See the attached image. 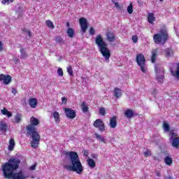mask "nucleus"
<instances>
[{
	"instance_id": "423d86ee",
	"label": "nucleus",
	"mask_w": 179,
	"mask_h": 179,
	"mask_svg": "<svg viewBox=\"0 0 179 179\" xmlns=\"http://www.w3.org/2000/svg\"><path fill=\"white\" fill-rule=\"evenodd\" d=\"M136 62L138 65L140 66L142 72L143 73H146V60L145 59V56L142 54H138L136 56Z\"/></svg>"
},
{
	"instance_id": "a19ab883",
	"label": "nucleus",
	"mask_w": 179,
	"mask_h": 179,
	"mask_svg": "<svg viewBox=\"0 0 179 179\" xmlns=\"http://www.w3.org/2000/svg\"><path fill=\"white\" fill-rule=\"evenodd\" d=\"M144 156H145V157H149V156H152V152H150V150H147L144 152Z\"/></svg>"
},
{
	"instance_id": "0eeeda50",
	"label": "nucleus",
	"mask_w": 179,
	"mask_h": 179,
	"mask_svg": "<svg viewBox=\"0 0 179 179\" xmlns=\"http://www.w3.org/2000/svg\"><path fill=\"white\" fill-rule=\"evenodd\" d=\"M156 80L162 83L164 79V70L159 65L155 66Z\"/></svg>"
},
{
	"instance_id": "473e14b6",
	"label": "nucleus",
	"mask_w": 179,
	"mask_h": 179,
	"mask_svg": "<svg viewBox=\"0 0 179 179\" xmlns=\"http://www.w3.org/2000/svg\"><path fill=\"white\" fill-rule=\"evenodd\" d=\"M127 12L129 13V15H132V13L134 12V6L132 3H130L127 7Z\"/></svg>"
},
{
	"instance_id": "393cba45",
	"label": "nucleus",
	"mask_w": 179,
	"mask_h": 179,
	"mask_svg": "<svg viewBox=\"0 0 179 179\" xmlns=\"http://www.w3.org/2000/svg\"><path fill=\"white\" fill-rule=\"evenodd\" d=\"M171 75L176 78V79H179V63L178 64V67L176 71L171 70Z\"/></svg>"
},
{
	"instance_id": "864d4df0",
	"label": "nucleus",
	"mask_w": 179,
	"mask_h": 179,
	"mask_svg": "<svg viewBox=\"0 0 179 179\" xmlns=\"http://www.w3.org/2000/svg\"><path fill=\"white\" fill-rule=\"evenodd\" d=\"M164 179H173V177L171 176H165Z\"/></svg>"
},
{
	"instance_id": "aec40b11",
	"label": "nucleus",
	"mask_w": 179,
	"mask_h": 179,
	"mask_svg": "<svg viewBox=\"0 0 179 179\" xmlns=\"http://www.w3.org/2000/svg\"><path fill=\"white\" fill-rule=\"evenodd\" d=\"M106 36V39L108 40V41H109V43H113V41H115V36H114V34L111 32H108Z\"/></svg>"
},
{
	"instance_id": "37998d69",
	"label": "nucleus",
	"mask_w": 179,
	"mask_h": 179,
	"mask_svg": "<svg viewBox=\"0 0 179 179\" xmlns=\"http://www.w3.org/2000/svg\"><path fill=\"white\" fill-rule=\"evenodd\" d=\"M99 114H100L101 115H106V108H101L99 109Z\"/></svg>"
},
{
	"instance_id": "f257e3e1",
	"label": "nucleus",
	"mask_w": 179,
	"mask_h": 179,
	"mask_svg": "<svg viewBox=\"0 0 179 179\" xmlns=\"http://www.w3.org/2000/svg\"><path fill=\"white\" fill-rule=\"evenodd\" d=\"M20 160L18 158H11L8 162L2 165L1 169L4 178L8 179H27L29 176L22 171L13 173L15 170L19 169Z\"/></svg>"
},
{
	"instance_id": "6e6552de",
	"label": "nucleus",
	"mask_w": 179,
	"mask_h": 179,
	"mask_svg": "<svg viewBox=\"0 0 179 179\" xmlns=\"http://www.w3.org/2000/svg\"><path fill=\"white\" fill-rule=\"evenodd\" d=\"M170 136H171V142L173 148H178V146H179L178 134H177V133L171 132Z\"/></svg>"
},
{
	"instance_id": "39448f33",
	"label": "nucleus",
	"mask_w": 179,
	"mask_h": 179,
	"mask_svg": "<svg viewBox=\"0 0 179 179\" xmlns=\"http://www.w3.org/2000/svg\"><path fill=\"white\" fill-rule=\"evenodd\" d=\"M167 38H169V34L166 29L161 30L160 33L156 34L153 37L155 44H164Z\"/></svg>"
},
{
	"instance_id": "20e7f679",
	"label": "nucleus",
	"mask_w": 179,
	"mask_h": 179,
	"mask_svg": "<svg viewBox=\"0 0 179 179\" xmlns=\"http://www.w3.org/2000/svg\"><path fill=\"white\" fill-rule=\"evenodd\" d=\"M95 43L99 48V51L102 56L104 57L106 62H110V57H111V53L110 52V49L107 48V43L103 41V37L101 35H97L95 39Z\"/></svg>"
},
{
	"instance_id": "5701e85b",
	"label": "nucleus",
	"mask_w": 179,
	"mask_h": 179,
	"mask_svg": "<svg viewBox=\"0 0 179 179\" xmlns=\"http://www.w3.org/2000/svg\"><path fill=\"white\" fill-rule=\"evenodd\" d=\"M134 110H131V109H127L125 112H124V115L125 117H127V118H132L134 117Z\"/></svg>"
},
{
	"instance_id": "f3484780",
	"label": "nucleus",
	"mask_w": 179,
	"mask_h": 179,
	"mask_svg": "<svg viewBox=\"0 0 179 179\" xmlns=\"http://www.w3.org/2000/svg\"><path fill=\"white\" fill-rule=\"evenodd\" d=\"M52 115L56 124H59V122H61V116H59V113L55 111L52 113Z\"/></svg>"
},
{
	"instance_id": "09e8293b",
	"label": "nucleus",
	"mask_w": 179,
	"mask_h": 179,
	"mask_svg": "<svg viewBox=\"0 0 179 179\" xmlns=\"http://www.w3.org/2000/svg\"><path fill=\"white\" fill-rule=\"evenodd\" d=\"M115 6L117 9H121V6L120 5V3L118 2H115Z\"/></svg>"
},
{
	"instance_id": "7ed1b4c3",
	"label": "nucleus",
	"mask_w": 179,
	"mask_h": 179,
	"mask_svg": "<svg viewBox=\"0 0 179 179\" xmlns=\"http://www.w3.org/2000/svg\"><path fill=\"white\" fill-rule=\"evenodd\" d=\"M66 156H69L71 165L66 166V169L70 171H75L77 174L83 173V166L80 163V159L76 152H66Z\"/></svg>"
},
{
	"instance_id": "c03bdc74",
	"label": "nucleus",
	"mask_w": 179,
	"mask_h": 179,
	"mask_svg": "<svg viewBox=\"0 0 179 179\" xmlns=\"http://www.w3.org/2000/svg\"><path fill=\"white\" fill-rule=\"evenodd\" d=\"M36 166H37V164H34V165L29 166V170H30L31 171H33L36 170Z\"/></svg>"
},
{
	"instance_id": "412c9836",
	"label": "nucleus",
	"mask_w": 179,
	"mask_h": 179,
	"mask_svg": "<svg viewBox=\"0 0 179 179\" xmlns=\"http://www.w3.org/2000/svg\"><path fill=\"white\" fill-rule=\"evenodd\" d=\"M20 52L21 54V59H26V58H27V57H29V55L27 54V52H26V49L25 48H21L20 50Z\"/></svg>"
},
{
	"instance_id": "58836bf2",
	"label": "nucleus",
	"mask_w": 179,
	"mask_h": 179,
	"mask_svg": "<svg viewBox=\"0 0 179 179\" xmlns=\"http://www.w3.org/2000/svg\"><path fill=\"white\" fill-rule=\"evenodd\" d=\"M67 72L69 75H70L71 76L73 75V71L72 70V66H69V67H67Z\"/></svg>"
},
{
	"instance_id": "4468645a",
	"label": "nucleus",
	"mask_w": 179,
	"mask_h": 179,
	"mask_svg": "<svg viewBox=\"0 0 179 179\" xmlns=\"http://www.w3.org/2000/svg\"><path fill=\"white\" fill-rule=\"evenodd\" d=\"M151 62H152V64H155V62H156V59H157V54H159V49L156 48V49H153L151 51Z\"/></svg>"
},
{
	"instance_id": "8fccbe9b",
	"label": "nucleus",
	"mask_w": 179,
	"mask_h": 179,
	"mask_svg": "<svg viewBox=\"0 0 179 179\" xmlns=\"http://www.w3.org/2000/svg\"><path fill=\"white\" fill-rule=\"evenodd\" d=\"M83 153L84 156H86V157L89 156V151L88 150H84L83 152Z\"/></svg>"
},
{
	"instance_id": "a878e982",
	"label": "nucleus",
	"mask_w": 179,
	"mask_h": 179,
	"mask_svg": "<svg viewBox=\"0 0 179 179\" xmlns=\"http://www.w3.org/2000/svg\"><path fill=\"white\" fill-rule=\"evenodd\" d=\"M87 162L88 166L90 167H92V169H94V167H96V162H94V160H93V159L88 158Z\"/></svg>"
},
{
	"instance_id": "4c0bfd02",
	"label": "nucleus",
	"mask_w": 179,
	"mask_h": 179,
	"mask_svg": "<svg viewBox=\"0 0 179 179\" xmlns=\"http://www.w3.org/2000/svg\"><path fill=\"white\" fill-rule=\"evenodd\" d=\"M55 41H57V43H62L64 41V38L61 36H56L55 38Z\"/></svg>"
},
{
	"instance_id": "1a4fd4ad",
	"label": "nucleus",
	"mask_w": 179,
	"mask_h": 179,
	"mask_svg": "<svg viewBox=\"0 0 179 179\" xmlns=\"http://www.w3.org/2000/svg\"><path fill=\"white\" fill-rule=\"evenodd\" d=\"M64 110L66 114V117H67V118H70V120H73V118L76 117V113L75 112V110H73V109L69 108H64Z\"/></svg>"
},
{
	"instance_id": "c85d7f7f",
	"label": "nucleus",
	"mask_w": 179,
	"mask_h": 179,
	"mask_svg": "<svg viewBox=\"0 0 179 179\" xmlns=\"http://www.w3.org/2000/svg\"><path fill=\"white\" fill-rule=\"evenodd\" d=\"M67 36L68 37H70L71 38H72L73 36H75V31L72 28H69L67 30Z\"/></svg>"
},
{
	"instance_id": "f03ea898",
	"label": "nucleus",
	"mask_w": 179,
	"mask_h": 179,
	"mask_svg": "<svg viewBox=\"0 0 179 179\" xmlns=\"http://www.w3.org/2000/svg\"><path fill=\"white\" fill-rule=\"evenodd\" d=\"M38 124H40L38 119L32 116L30 119V124L26 128L27 134L31 136V146L34 149L38 148V145L40 144L41 136L38 132H37V129H36V127Z\"/></svg>"
},
{
	"instance_id": "a18cd8bd",
	"label": "nucleus",
	"mask_w": 179,
	"mask_h": 179,
	"mask_svg": "<svg viewBox=\"0 0 179 179\" xmlns=\"http://www.w3.org/2000/svg\"><path fill=\"white\" fill-rule=\"evenodd\" d=\"M67 101L68 99L65 96L62 97V104H66Z\"/></svg>"
},
{
	"instance_id": "2eb2a0df",
	"label": "nucleus",
	"mask_w": 179,
	"mask_h": 179,
	"mask_svg": "<svg viewBox=\"0 0 179 179\" xmlns=\"http://www.w3.org/2000/svg\"><path fill=\"white\" fill-rule=\"evenodd\" d=\"M162 55H164V57H166V58L173 57V55H174V52H173V50H171V49L163 50L162 51Z\"/></svg>"
},
{
	"instance_id": "5fc2aeb1",
	"label": "nucleus",
	"mask_w": 179,
	"mask_h": 179,
	"mask_svg": "<svg viewBox=\"0 0 179 179\" xmlns=\"http://www.w3.org/2000/svg\"><path fill=\"white\" fill-rule=\"evenodd\" d=\"M159 1H163V0H159Z\"/></svg>"
},
{
	"instance_id": "4be33fe9",
	"label": "nucleus",
	"mask_w": 179,
	"mask_h": 179,
	"mask_svg": "<svg viewBox=\"0 0 179 179\" xmlns=\"http://www.w3.org/2000/svg\"><path fill=\"white\" fill-rule=\"evenodd\" d=\"M94 136H95L96 139H98L103 143H107V140L106 139V138L103 137L101 135H100L97 133H95Z\"/></svg>"
},
{
	"instance_id": "e433bc0d",
	"label": "nucleus",
	"mask_w": 179,
	"mask_h": 179,
	"mask_svg": "<svg viewBox=\"0 0 179 179\" xmlns=\"http://www.w3.org/2000/svg\"><path fill=\"white\" fill-rule=\"evenodd\" d=\"M89 33L91 36H94V34L96 33V30L93 27H90Z\"/></svg>"
},
{
	"instance_id": "79ce46f5",
	"label": "nucleus",
	"mask_w": 179,
	"mask_h": 179,
	"mask_svg": "<svg viewBox=\"0 0 179 179\" xmlns=\"http://www.w3.org/2000/svg\"><path fill=\"white\" fill-rule=\"evenodd\" d=\"M131 40H132L133 43H134V44H136V43H138V36H136V35L133 36L131 38Z\"/></svg>"
},
{
	"instance_id": "2f4dec72",
	"label": "nucleus",
	"mask_w": 179,
	"mask_h": 179,
	"mask_svg": "<svg viewBox=\"0 0 179 179\" xmlns=\"http://www.w3.org/2000/svg\"><path fill=\"white\" fill-rule=\"evenodd\" d=\"M81 108H82L83 113H87V111L89 110V107H87V106L86 105V103L85 102L82 103Z\"/></svg>"
},
{
	"instance_id": "f8f14e48",
	"label": "nucleus",
	"mask_w": 179,
	"mask_h": 179,
	"mask_svg": "<svg viewBox=\"0 0 179 179\" xmlns=\"http://www.w3.org/2000/svg\"><path fill=\"white\" fill-rule=\"evenodd\" d=\"M94 127H95V128H99V131H101V132L104 131L106 129V127H104V123L100 119H97L94 122Z\"/></svg>"
},
{
	"instance_id": "7c9ffc66",
	"label": "nucleus",
	"mask_w": 179,
	"mask_h": 179,
	"mask_svg": "<svg viewBox=\"0 0 179 179\" xmlns=\"http://www.w3.org/2000/svg\"><path fill=\"white\" fill-rule=\"evenodd\" d=\"M165 163L167 166H171L173 164V159L170 157H166L165 158Z\"/></svg>"
},
{
	"instance_id": "a211bd4d",
	"label": "nucleus",
	"mask_w": 179,
	"mask_h": 179,
	"mask_svg": "<svg viewBox=\"0 0 179 179\" xmlns=\"http://www.w3.org/2000/svg\"><path fill=\"white\" fill-rule=\"evenodd\" d=\"M148 22L150 23V24H153V23L156 22V17H155V14L152 13H148Z\"/></svg>"
},
{
	"instance_id": "3c124183",
	"label": "nucleus",
	"mask_w": 179,
	"mask_h": 179,
	"mask_svg": "<svg viewBox=\"0 0 179 179\" xmlns=\"http://www.w3.org/2000/svg\"><path fill=\"white\" fill-rule=\"evenodd\" d=\"M3 50V43H2L1 41H0V51H2Z\"/></svg>"
},
{
	"instance_id": "49530a36",
	"label": "nucleus",
	"mask_w": 179,
	"mask_h": 179,
	"mask_svg": "<svg viewBox=\"0 0 179 179\" xmlns=\"http://www.w3.org/2000/svg\"><path fill=\"white\" fill-rule=\"evenodd\" d=\"M13 61L15 62V64H19V62H20V60L17 57H14Z\"/></svg>"
},
{
	"instance_id": "9d476101",
	"label": "nucleus",
	"mask_w": 179,
	"mask_h": 179,
	"mask_svg": "<svg viewBox=\"0 0 179 179\" xmlns=\"http://www.w3.org/2000/svg\"><path fill=\"white\" fill-rule=\"evenodd\" d=\"M79 23L81 27V33H86V30H87V20L85 17H81L79 20Z\"/></svg>"
},
{
	"instance_id": "603ef678",
	"label": "nucleus",
	"mask_w": 179,
	"mask_h": 179,
	"mask_svg": "<svg viewBox=\"0 0 179 179\" xmlns=\"http://www.w3.org/2000/svg\"><path fill=\"white\" fill-rule=\"evenodd\" d=\"M91 157H92V159H97V155H96V154H92V155H91Z\"/></svg>"
},
{
	"instance_id": "dca6fc26",
	"label": "nucleus",
	"mask_w": 179,
	"mask_h": 179,
	"mask_svg": "<svg viewBox=\"0 0 179 179\" xmlns=\"http://www.w3.org/2000/svg\"><path fill=\"white\" fill-rule=\"evenodd\" d=\"M8 130V124L5 120L0 121V132H6Z\"/></svg>"
},
{
	"instance_id": "c756f323",
	"label": "nucleus",
	"mask_w": 179,
	"mask_h": 179,
	"mask_svg": "<svg viewBox=\"0 0 179 179\" xmlns=\"http://www.w3.org/2000/svg\"><path fill=\"white\" fill-rule=\"evenodd\" d=\"M122 92L121 91V90L118 88H115L114 96H115V97L118 98L120 96H122Z\"/></svg>"
},
{
	"instance_id": "72a5a7b5",
	"label": "nucleus",
	"mask_w": 179,
	"mask_h": 179,
	"mask_svg": "<svg viewBox=\"0 0 179 179\" xmlns=\"http://www.w3.org/2000/svg\"><path fill=\"white\" fill-rule=\"evenodd\" d=\"M46 26H48V27H49V29H54V23L52 22H51V20H48L46 21Z\"/></svg>"
},
{
	"instance_id": "cd10ccee",
	"label": "nucleus",
	"mask_w": 179,
	"mask_h": 179,
	"mask_svg": "<svg viewBox=\"0 0 179 179\" xmlns=\"http://www.w3.org/2000/svg\"><path fill=\"white\" fill-rule=\"evenodd\" d=\"M162 127H163L164 131H165V132H169V131H170V124H169V122H164Z\"/></svg>"
},
{
	"instance_id": "c9c22d12",
	"label": "nucleus",
	"mask_w": 179,
	"mask_h": 179,
	"mask_svg": "<svg viewBox=\"0 0 179 179\" xmlns=\"http://www.w3.org/2000/svg\"><path fill=\"white\" fill-rule=\"evenodd\" d=\"M13 2V0H2L1 3L3 5H9V3H12Z\"/></svg>"
},
{
	"instance_id": "de8ad7c7",
	"label": "nucleus",
	"mask_w": 179,
	"mask_h": 179,
	"mask_svg": "<svg viewBox=\"0 0 179 179\" xmlns=\"http://www.w3.org/2000/svg\"><path fill=\"white\" fill-rule=\"evenodd\" d=\"M11 92L14 94V96H15V94L17 93V90H16V88H12Z\"/></svg>"
},
{
	"instance_id": "b1692460",
	"label": "nucleus",
	"mask_w": 179,
	"mask_h": 179,
	"mask_svg": "<svg viewBox=\"0 0 179 179\" xmlns=\"http://www.w3.org/2000/svg\"><path fill=\"white\" fill-rule=\"evenodd\" d=\"M1 113L3 115H6V117H8V118H10V117H12V113L6 110V108H5L1 110Z\"/></svg>"
},
{
	"instance_id": "6ab92c4d",
	"label": "nucleus",
	"mask_w": 179,
	"mask_h": 179,
	"mask_svg": "<svg viewBox=\"0 0 179 179\" xmlns=\"http://www.w3.org/2000/svg\"><path fill=\"white\" fill-rule=\"evenodd\" d=\"M109 125L110 128H115L117 127V117L113 116L110 118Z\"/></svg>"
},
{
	"instance_id": "9b49d317",
	"label": "nucleus",
	"mask_w": 179,
	"mask_h": 179,
	"mask_svg": "<svg viewBox=\"0 0 179 179\" xmlns=\"http://www.w3.org/2000/svg\"><path fill=\"white\" fill-rule=\"evenodd\" d=\"M0 82L3 85H9L12 82V77L10 75L0 74Z\"/></svg>"
},
{
	"instance_id": "f704fd0d",
	"label": "nucleus",
	"mask_w": 179,
	"mask_h": 179,
	"mask_svg": "<svg viewBox=\"0 0 179 179\" xmlns=\"http://www.w3.org/2000/svg\"><path fill=\"white\" fill-rule=\"evenodd\" d=\"M22 115H20V114H17V115L15 116V121L16 122H20V121H22Z\"/></svg>"
},
{
	"instance_id": "bb28decb",
	"label": "nucleus",
	"mask_w": 179,
	"mask_h": 179,
	"mask_svg": "<svg viewBox=\"0 0 179 179\" xmlns=\"http://www.w3.org/2000/svg\"><path fill=\"white\" fill-rule=\"evenodd\" d=\"M13 149H15V140L10 138L9 141L8 150H13Z\"/></svg>"
},
{
	"instance_id": "ddd939ff",
	"label": "nucleus",
	"mask_w": 179,
	"mask_h": 179,
	"mask_svg": "<svg viewBox=\"0 0 179 179\" xmlns=\"http://www.w3.org/2000/svg\"><path fill=\"white\" fill-rule=\"evenodd\" d=\"M28 103L31 108H36L37 107V104H38V100L36 98H30Z\"/></svg>"
},
{
	"instance_id": "ea45409f",
	"label": "nucleus",
	"mask_w": 179,
	"mask_h": 179,
	"mask_svg": "<svg viewBox=\"0 0 179 179\" xmlns=\"http://www.w3.org/2000/svg\"><path fill=\"white\" fill-rule=\"evenodd\" d=\"M57 74L59 76H64V71L61 67H58L57 69Z\"/></svg>"
}]
</instances>
